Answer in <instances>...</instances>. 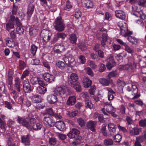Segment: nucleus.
<instances>
[{"instance_id":"f257e3e1","label":"nucleus","mask_w":146,"mask_h":146,"mask_svg":"<svg viewBox=\"0 0 146 146\" xmlns=\"http://www.w3.org/2000/svg\"><path fill=\"white\" fill-rule=\"evenodd\" d=\"M54 27L59 32L63 31L64 29L65 26L61 17H58L54 22Z\"/></svg>"},{"instance_id":"f03ea898","label":"nucleus","mask_w":146,"mask_h":146,"mask_svg":"<svg viewBox=\"0 0 146 146\" xmlns=\"http://www.w3.org/2000/svg\"><path fill=\"white\" fill-rule=\"evenodd\" d=\"M42 36L44 41L46 42L50 40L52 34L49 30L43 29L41 32Z\"/></svg>"},{"instance_id":"7ed1b4c3","label":"nucleus","mask_w":146,"mask_h":146,"mask_svg":"<svg viewBox=\"0 0 146 146\" xmlns=\"http://www.w3.org/2000/svg\"><path fill=\"white\" fill-rule=\"evenodd\" d=\"M127 90L129 92L132 91V94L133 95H134L135 96L133 98V99H135L138 98L139 97V96L138 95H136L138 92V89L137 87L134 85H130V86H127Z\"/></svg>"},{"instance_id":"20e7f679","label":"nucleus","mask_w":146,"mask_h":146,"mask_svg":"<svg viewBox=\"0 0 146 146\" xmlns=\"http://www.w3.org/2000/svg\"><path fill=\"white\" fill-rule=\"evenodd\" d=\"M54 92L56 96L60 95L62 97L65 98V96H66L65 89L61 87L57 88L54 91Z\"/></svg>"},{"instance_id":"39448f33","label":"nucleus","mask_w":146,"mask_h":146,"mask_svg":"<svg viewBox=\"0 0 146 146\" xmlns=\"http://www.w3.org/2000/svg\"><path fill=\"white\" fill-rule=\"evenodd\" d=\"M108 135L111 136L113 135L115 132L117 128L116 125L113 123H110L108 124Z\"/></svg>"},{"instance_id":"423d86ee","label":"nucleus","mask_w":146,"mask_h":146,"mask_svg":"<svg viewBox=\"0 0 146 146\" xmlns=\"http://www.w3.org/2000/svg\"><path fill=\"white\" fill-rule=\"evenodd\" d=\"M57 96L54 92L53 94L48 95L47 96V100L48 103L54 104L57 101Z\"/></svg>"},{"instance_id":"0eeeda50","label":"nucleus","mask_w":146,"mask_h":146,"mask_svg":"<svg viewBox=\"0 0 146 146\" xmlns=\"http://www.w3.org/2000/svg\"><path fill=\"white\" fill-rule=\"evenodd\" d=\"M35 7L33 4H29L27 8V19L29 21L34 10Z\"/></svg>"},{"instance_id":"6e6552de","label":"nucleus","mask_w":146,"mask_h":146,"mask_svg":"<svg viewBox=\"0 0 146 146\" xmlns=\"http://www.w3.org/2000/svg\"><path fill=\"white\" fill-rule=\"evenodd\" d=\"M63 59L66 65L68 66H70L75 60L70 55L65 56Z\"/></svg>"},{"instance_id":"1a4fd4ad","label":"nucleus","mask_w":146,"mask_h":146,"mask_svg":"<svg viewBox=\"0 0 146 146\" xmlns=\"http://www.w3.org/2000/svg\"><path fill=\"white\" fill-rule=\"evenodd\" d=\"M55 126L60 131H63L66 129L64 122L62 121H58L54 124Z\"/></svg>"},{"instance_id":"9d476101","label":"nucleus","mask_w":146,"mask_h":146,"mask_svg":"<svg viewBox=\"0 0 146 146\" xmlns=\"http://www.w3.org/2000/svg\"><path fill=\"white\" fill-rule=\"evenodd\" d=\"M30 84L27 80L25 81L23 83V90L25 93H30L32 90Z\"/></svg>"},{"instance_id":"9b49d317","label":"nucleus","mask_w":146,"mask_h":146,"mask_svg":"<svg viewBox=\"0 0 146 146\" xmlns=\"http://www.w3.org/2000/svg\"><path fill=\"white\" fill-rule=\"evenodd\" d=\"M96 123V121L91 120L87 122L86 126L88 129L93 131H95Z\"/></svg>"},{"instance_id":"f8f14e48","label":"nucleus","mask_w":146,"mask_h":146,"mask_svg":"<svg viewBox=\"0 0 146 146\" xmlns=\"http://www.w3.org/2000/svg\"><path fill=\"white\" fill-rule=\"evenodd\" d=\"M17 121L19 123L22 124L23 125L27 128H29L30 126V125L29 122L26 121L23 118L19 116L18 117Z\"/></svg>"},{"instance_id":"ddd939ff","label":"nucleus","mask_w":146,"mask_h":146,"mask_svg":"<svg viewBox=\"0 0 146 146\" xmlns=\"http://www.w3.org/2000/svg\"><path fill=\"white\" fill-rule=\"evenodd\" d=\"M43 121L44 123L50 127H52L54 125V123L52 120L49 116H44Z\"/></svg>"},{"instance_id":"4468645a","label":"nucleus","mask_w":146,"mask_h":146,"mask_svg":"<svg viewBox=\"0 0 146 146\" xmlns=\"http://www.w3.org/2000/svg\"><path fill=\"white\" fill-rule=\"evenodd\" d=\"M55 77L53 75L46 73L44 75V79L46 82L50 83L54 81Z\"/></svg>"},{"instance_id":"2eb2a0df","label":"nucleus","mask_w":146,"mask_h":146,"mask_svg":"<svg viewBox=\"0 0 146 146\" xmlns=\"http://www.w3.org/2000/svg\"><path fill=\"white\" fill-rule=\"evenodd\" d=\"M115 13L116 17L121 20H124L125 18V14L122 10H116L115 12Z\"/></svg>"},{"instance_id":"dca6fc26","label":"nucleus","mask_w":146,"mask_h":146,"mask_svg":"<svg viewBox=\"0 0 146 146\" xmlns=\"http://www.w3.org/2000/svg\"><path fill=\"white\" fill-rule=\"evenodd\" d=\"M65 49V47L63 45L57 43L55 45L53 49L55 52L59 53L64 50Z\"/></svg>"},{"instance_id":"f3484780","label":"nucleus","mask_w":146,"mask_h":146,"mask_svg":"<svg viewBox=\"0 0 146 146\" xmlns=\"http://www.w3.org/2000/svg\"><path fill=\"white\" fill-rule=\"evenodd\" d=\"M76 102V99L75 96H70L66 102V104L68 106L74 105Z\"/></svg>"},{"instance_id":"a211bd4d","label":"nucleus","mask_w":146,"mask_h":146,"mask_svg":"<svg viewBox=\"0 0 146 146\" xmlns=\"http://www.w3.org/2000/svg\"><path fill=\"white\" fill-rule=\"evenodd\" d=\"M83 82L84 84V87L85 88L89 87L91 86L92 83V81L86 76L84 77Z\"/></svg>"},{"instance_id":"6ab92c4d","label":"nucleus","mask_w":146,"mask_h":146,"mask_svg":"<svg viewBox=\"0 0 146 146\" xmlns=\"http://www.w3.org/2000/svg\"><path fill=\"white\" fill-rule=\"evenodd\" d=\"M14 81L15 89L18 92H20L21 91V81L20 79L18 77H16Z\"/></svg>"},{"instance_id":"aec40b11","label":"nucleus","mask_w":146,"mask_h":146,"mask_svg":"<svg viewBox=\"0 0 146 146\" xmlns=\"http://www.w3.org/2000/svg\"><path fill=\"white\" fill-rule=\"evenodd\" d=\"M70 85L72 88L75 89L77 91L80 92L81 91V86L79 85V83H74L71 81H70Z\"/></svg>"},{"instance_id":"412c9836","label":"nucleus","mask_w":146,"mask_h":146,"mask_svg":"<svg viewBox=\"0 0 146 146\" xmlns=\"http://www.w3.org/2000/svg\"><path fill=\"white\" fill-rule=\"evenodd\" d=\"M11 20L12 21V22H13L14 24L16 23L18 27H21L22 24L17 17L15 18L14 16L11 15Z\"/></svg>"},{"instance_id":"4be33fe9","label":"nucleus","mask_w":146,"mask_h":146,"mask_svg":"<svg viewBox=\"0 0 146 146\" xmlns=\"http://www.w3.org/2000/svg\"><path fill=\"white\" fill-rule=\"evenodd\" d=\"M124 25L120 28L121 32L120 34L125 37H126V35H125V33H127L128 30V28L126 24L125 23H123Z\"/></svg>"},{"instance_id":"5701e85b","label":"nucleus","mask_w":146,"mask_h":146,"mask_svg":"<svg viewBox=\"0 0 146 146\" xmlns=\"http://www.w3.org/2000/svg\"><path fill=\"white\" fill-rule=\"evenodd\" d=\"M22 141L25 145H29L30 144L29 136V135L22 137Z\"/></svg>"},{"instance_id":"b1692460","label":"nucleus","mask_w":146,"mask_h":146,"mask_svg":"<svg viewBox=\"0 0 146 146\" xmlns=\"http://www.w3.org/2000/svg\"><path fill=\"white\" fill-rule=\"evenodd\" d=\"M46 89L43 86L38 87L37 88L36 92L40 94H44L46 92Z\"/></svg>"},{"instance_id":"393cba45","label":"nucleus","mask_w":146,"mask_h":146,"mask_svg":"<svg viewBox=\"0 0 146 146\" xmlns=\"http://www.w3.org/2000/svg\"><path fill=\"white\" fill-rule=\"evenodd\" d=\"M70 78L71 80L69 81V84L70 85V81H71V82L74 83H75V82L78 80V77L76 74L72 73L70 76Z\"/></svg>"},{"instance_id":"a878e982","label":"nucleus","mask_w":146,"mask_h":146,"mask_svg":"<svg viewBox=\"0 0 146 146\" xmlns=\"http://www.w3.org/2000/svg\"><path fill=\"white\" fill-rule=\"evenodd\" d=\"M84 106L85 108H87L91 109L93 107V104H92L90 100L86 98L84 100Z\"/></svg>"},{"instance_id":"bb28decb","label":"nucleus","mask_w":146,"mask_h":146,"mask_svg":"<svg viewBox=\"0 0 146 146\" xmlns=\"http://www.w3.org/2000/svg\"><path fill=\"white\" fill-rule=\"evenodd\" d=\"M6 29L7 30L9 31L11 29H14V25L13 22H12L11 20V18L10 17V20L9 22L7 23L6 24Z\"/></svg>"},{"instance_id":"cd10ccee","label":"nucleus","mask_w":146,"mask_h":146,"mask_svg":"<svg viewBox=\"0 0 146 146\" xmlns=\"http://www.w3.org/2000/svg\"><path fill=\"white\" fill-rule=\"evenodd\" d=\"M104 143L106 146H110L113 144V140L111 138H107L104 141Z\"/></svg>"},{"instance_id":"c85d7f7f","label":"nucleus","mask_w":146,"mask_h":146,"mask_svg":"<svg viewBox=\"0 0 146 146\" xmlns=\"http://www.w3.org/2000/svg\"><path fill=\"white\" fill-rule=\"evenodd\" d=\"M31 98L32 102L34 103H38L41 101L40 96L37 95H34Z\"/></svg>"},{"instance_id":"c756f323","label":"nucleus","mask_w":146,"mask_h":146,"mask_svg":"<svg viewBox=\"0 0 146 146\" xmlns=\"http://www.w3.org/2000/svg\"><path fill=\"white\" fill-rule=\"evenodd\" d=\"M106 124H103L102 126L101 131L103 135L105 136H108V133L106 132Z\"/></svg>"},{"instance_id":"7c9ffc66","label":"nucleus","mask_w":146,"mask_h":146,"mask_svg":"<svg viewBox=\"0 0 146 146\" xmlns=\"http://www.w3.org/2000/svg\"><path fill=\"white\" fill-rule=\"evenodd\" d=\"M30 35L31 36H35L37 33V30L33 27H31L29 29Z\"/></svg>"},{"instance_id":"2f4dec72","label":"nucleus","mask_w":146,"mask_h":146,"mask_svg":"<svg viewBox=\"0 0 146 146\" xmlns=\"http://www.w3.org/2000/svg\"><path fill=\"white\" fill-rule=\"evenodd\" d=\"M121 135L119 134H117L115 135L113 137V140L115 142L119 143L121 140Z\"/></svg>"},{"instance_id":"473e14b6","label":"nucleus","mask_w":146,"mask_h":146,"mask_svg":"<svg viewBox=\"0 0 146 146\" xmlns=\"http://www.w3.org/2000/svg\"><path fill=\"white\" fill-rule=\"evenodd\" d=\"M107 35L106 34H103L102 35V40L101 41V44L103 46L106 44V42L107 40Z\"/></svg>"},{"instance_id":"72a5a7b5","label":"nucleus","mask_w":146,"mask_h":146,"mask_svg":"<svg viewBox=\"0 0 146 146\" xmlns=\"http://www.w3.org/2000/svg\"><path fill=\"white\" fill-rule=\"evenodd\" d=\"M57 66L59 68L62 69H64L66 65L65 62L59 61L56 63Z\"/></svg>"},{"instance_id":"f704fd0d","label":"nucleus","mask_w":146,"mask_h":146,"mask_svg":"<svg viewBox=\"0 0 146 146\" xmlns=\"http://www.w3.org/2000/svg\"><path fill=\"white\" fill-rule=\"evenodd\" d=\"M106 111L109 114L115 111L114 108L111 105H109L106 108Z\"/></svg>"},{"instance_id":"c9c22d12","label":"nucleus","mask_w":146,"mask_h":146,"mask_svg":"<svg viewBox=\"0 0 146 146\" xmlns=\"http://www.w3.org/2000/svg\"><path fill=\"white\" fill-rule=\"evenodd\" d=\"M99 81L104 86H108L110 84L109 81L104 78L100 79Z\"/></svg>"},{"instance_id":"e433bc0d","label":"nucleus","mask_w":146,"mask_h":146,"mask_svg":"<svg viewBox=\"0 0 146 146\" xmlns=\"http://www.w3.org/2000/svg\"><path fill=\"white\" fill-rule=\"evenodd\" d=\"M127 39L129 42L133 44L137 43V39L134 37L129 36L128 37Z\"/></svg>"},{"instance_id":"4c0bfd02","label":"nucleus","mask_w":146,"mask_h":146,"mask_svg":"<svg viewBox=\"0 0 146 146\" xmlns=\"http://www.w3.org/2000/svg\"><path fill=\"white\" fill-rule=\"evenodd\" d=\"M6 43L7 45L10 47H13L15 46V42L12 39L7 40Z\"/></svg>"},{"instance_id":"58836bf2","label":"nucleus","mask_w":146,"mask_h":146,"mask_svg":"<svg viewBox=\"0 0 146 146\" xmlns=\"http://www.w3.org/2000/svg\"><path fill=\"white\" fill-rule=\"evenodd\" d=\"M5 126L6 123L5 121L0 118V127L1 129H3L4 131H5Z\"/></svg>"},{"instance_id":"ea45409f","label":"nucleus","mask_w":146,"mask_h":146,"mask_svg":"<svg viewBox=\"0 0 146 146\" xmlns=\"http://www.w3.org/2000/svg\"><path fill=\"white\" fill-rule=\"evenodd\" d=\"M69 39L72 43H76L77 40V38L76 35L74 34L70 35Z\"/></svg>"},{"instance_id":"a19ab883","label":"nucleus","mask_w":146,"mask_h":146,"mask_svg":"<svg viewBox=\"0 0 146 146\" xmlns=\"http://www.w3.org/2000/svg\"><path fill=\"white\" fill-rule=\"evenodd\" d=\"M78 47L82 50H85L87 49V46L84 42L80 43L78 44Z\"/></svg>"},{"instance_id":"79ce46f5","label":"nucleus","mask_w":146,"mask_h":146,"mask_svg":"<svg viewBox=\"0 0 146 146\" xmlns=\"http://www.w3.org/2000/svg\"><path fill=\"white\" fill-rule=\"evenodd\" d=\"M38 79H39L38 78L33 77L31 78L30 80V81L33 85H36L38 84Z\"/></svg>"},{"instance_id":"37998d69","label":"nucleus","mask_w":146,"mask_h":146,"mask_svg":"<svg viewBox=\"0 0 146 146\" xmlns=\"http://www.w3.org/2000/svg\"><path fill=\"white\" fill-rule=\"evenodd\" d=\"M77 121L81 127L85 125L86 121L82 118H78L77 119Z\"/></svg>"},{"instance_id":"c03bdc74","label":"nucleus","mask_w":146,"mask_h":146,"mask_svg":"<svg viewBox=\"0 0 146 146\" xmlns=\"http://www.w3.org/2000/svg\"><path fill=\"white\" fill-rule=\"evenodd\" d=\"M85 6L86 8H92L93 7V3L92 2L90 1H88L85 3Z\"/></svg>"},{"instance_id":"a18cd8bd","label":"nucleus","mask_w":146,"mask_h":146,"mask_svg":"<svg viewBox=\"0 0 146 146\" xmlns=\"http://www.w3.org/2000/svg\"><path fill=\"white\" fill-rule=\"evenodd\" d=\"M137 17H139L141 19L144 20L146 19V15L143 13L141 11H139L137 14H136Z\"/></svg>"},{"instance_id":"49530a36","label":"nucleus","mask_w":146,"mask_h":146,"mask_svg":"<svg viewBox=\"0 0 146 146\" xmlns=\"http://www.w3.org/2000/svg\"><path fill=\"white\" fill-rule=\"evenodd\" d=\"M82 13L81 11L78 9H76L75 10V16L78 19L81 17Z\"/></svg>"},{"instance_id":"de8ad7c7","label":"nucleus","mask_w":146,"mask_h":146,"mask_svg":"<svg viewBox=\"0 0 146 146\" xmlns=\"http://www.w3.org/2000/svg\"><path fill=\"white\" fill-rule=\"evenodd\" d=\"M37 49V47L34 44H32L31 46V51L33 55H35Z\"/></svg>"},{"instance_id":"09e8293b","label":"nucleus","mask_w":146,"mask_h":146,"mask_svg":"<svg viewBox=\"0 0 146 146\" xmlns=\"http://www.w3.org/2000/svg\"><path fill=\"white\" fill-rule=\"evenodd\" d=\"M129 68H130L131 70L133 69L132 66H131L128 64L120 66V69L123 70H127Z\"/></svg>"},{"instance_id":"8fccbe9b","label":"nucleus","mask_w":146,"mask_h":146,"mask_svg":"<svg viewBox=\"0 0 146 146\" xmlns=\"http://www.w3.org/2000/svg\"><path fill=\"white\" fill-rule=\"evenodd\" d=\"M41 127V125L39 123L35 124L33 126V129L35 130H39Z\"/></svg>"},{"instance_id":"3c124183","label":"nucleus","mask_w":146,"mask_h":146,"mask_svg":"<svg viewBox=\"0 0 146 146\" xmlns=\"http://www.w3.org/2000/svg\"><path fill=\"white\" fill-rule=\"evenodd\" d=\"M9 36L11 39H15L17 36V33L15 30L12 31L10 33Z\"/></svg>"},{"instance_id":"603ef678","label":"nucleus","mask_w":146,"mask_h":146,"mask_svg":"<svg viewBox=\"0 0 146 146\" xmlns=\"http://www.w3.org/2000/svg\"><path fill=\"white\" fill-rule=\"evenodd\" d=\"M19 66L20 69H23L26 66V64L25 62L21 60L19 61Z\"/></svg>"},{"instance_id":"864d4df0","label":"nucleus","mask_w":146,"mask_h":146,"mask_svg":"<svg viewBox=\"0 0 146 146\" xmlns=\"http://www.w3.org/2000/svg\"><path fill=\"white\" fill-rule=\"evenodd\" d=\"M117 74V73L116 70L112 71L109 73L108 76L110 78L111 77H116Z\"/></svg>"},{"instance_id":"5fc2aeb1","label":"nucleus","mask_w":146,"mask_h":146,"mask_svg":"<svg viewBox=\"0 0 146 146\" xmlns=\"http://www.w3.org/2000/svg\"><path fill=\"white\" fill-rule=\"evenodd\" d=\"M139 124L140 126L143 127H146V118L141 119L139 121Z\"/></svg>"},{"instance_id":"6e6d98bb","label":"nucleus","mask_w":146,"mask_h":146,"mask_svg":"<svg viewBox=\"0 0 146 146\" xmlns=\"http://www.w3.org/2000/svg\"><path fill=\"white\" fill-rule=\"evenodd\" d=\"M117 84L119 86H124L126 85L125 82L123 80L118 79L117 81Z\"/></svg>"},{"instance_id":"4d7b16f0","label":"nucleus","mask_w":146,"mask_h":146,"mask_svg":"<svg viewBox=\"0 0 146 146\" xmlns=\"http://www.w3.org/2000/svg\"><path fill=\"white\" fill-rule=\"evenodd\" d=\"M85 70L88 75L90 76H94V73L90 68H86L85 69Z\"/></svg>"},{"instance_id":"13d9d810","label":"nucleus","mask_w":146,"mask_h":146,"mask_svg":"<svg viewBox=\"0 0 146 146\" xmlns=\"http://www.w3.org/2000/svg\"><path fill=\"white\" fill-rule=\"evenodd\" d=\"M125 46V50L129 53L131 54L133 52V50L127 44Z\"/></svg>"},{"instance_id":"bf43d9fd","label":"nucleus","mask_w":146,"mask_h":146,"mask_svg":"<svg viewBox=\"0 0 146 146\" xmlns=\"http://www.w3.org/2000/svg\"><path fill=\"white\" fill-rule=\"evenodd\" d=\"M16 31L18 34L21 35L23 33L24 29L22 27H18L16 28Z\"/></svg>"},{"instance_id":"052dcab7","label":"nucleus","mask_w":146,"mask_h":146,"mask_svg":"<svg viewBox=\"0 0 146 146\" xmlns=\"http://www.w3.org/2000/svg\"><path fill=\"white\" fill-rule=\"evenodd\" d=\"M56 34L59 38H60L63 39H64L66 36V34L63 33L58 32Z\"/></svg>"},{"instance_id":"680f3d73","label":"nucleus","mask_w":146,"mask_h":146,"mask_svg":"<svg viewBox=\"0 0 146 146\" xmlns=\"http://www.w3.org/2000/svg\"><path fill=\"white\" fill-rule=\"evenodd\" d=\"M71 131L74 134V135H75L76 138L80 133V131L78 130L75 128L72 129Z\"/></svg>"},{"instance_id":"e2e57ef3","label":"nucleus","mask_w":146,"mask_h":146,"mask_svg":"<svg viewBox=\"0 0 146 146\" xmlns=\"http://www.w3.org/2000/svg\"><path fill=\"white\" fill-rule=\"evenodd\" d=\"M29 74V71L27 70H25L22 74L21 79L22 80L24 78H25L26 76H27Z\"/></svg>"},{"instance_id":"0e129e2a","label":"nucleus","mask_w":146,"mask_h":146,"mask_svg":"<svg viewBox=\"0 0 146 146\" xmlns=\"http://www.w3.org/2000/svg\"><path fill=\"white\" fill-rule=\"evenodd\" d=\"M72 7V5L68 1L66 2V6L64 7V9L65 10H69V9Z\"/></svg>"},{"instance_id":"69168bd1","label":"nucleus","mask_w":146,"mask_h":146,"mask_svg":"<svg viewBox=\"0 0 146 146\" xmlns=\"http://www.w3.org/2000/svg\"><path fill=\"white\" fill-rule=\"evenodd\" d=\"M80 62L81 64H84L86 62V59L85 57L83 55H80L79 56Z\"/></svg>"},{"instance_id":"338daca9","label":"nucleus","mask_w":146,"mask_h":146,"mask_svg":"<svg viewBox=\"0 0 146 146\" xmlns=\"http://www.w3.org/2000/svg\"><path fill=\"white\" fill-rule=\"evenodd\" d=\"M96 89V87L94 85L92 86L89 91L90 94L92 95H94Z\"/></svg>"},{"instance_id":"774afa93","label":"nucleus","mask_w":146,"mask_h":146,"mask_svg":"<svg viewBox=\"0 0 146 146\" xmlns=\"http://www.w3.org/2000/svg\"><path fill=\"white\" fill-rule=\"evenodd\" d=\"M137 2L139 5L143 7L146 3V0H139Z\"/></svg>"}]
</instances>
